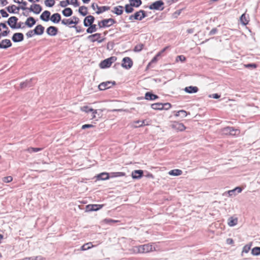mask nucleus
<instances>
[{
    "label": "nucleus",
    "instance_id": "1",
    "mask_svg": "<svg viewBox=\"0 0 260 260\" xmlns=\"http://www.w3.org/2000/svg\"><path fill=\"white\" fill-rule=\"evenodd\" d=\"M154 247L150 244L141 245L133 247V250L134 253H147L153 251Z\"/></svg>",
    "mask_w": 260,
    "mask_h": 260
},
{
    "label": "nucleus",
    "instance_id": "2",
    "mask_svg": "<svg viewBox=\"0 0 260 260\" xmlns=\"http://www.w3.org/2000/svg\"><path fill=\"white\" fill-rule=\"evenodd\" d=\"M221 133L224 135L235 136L239 135L240 131L233 127L227 126L222 129Z\"/></svg>",
    "mask_w": 260,
    "mask_h": 260
},
{
    "label": "nucleus",
    "instance_id": "3",
    "mask_svg": "<svg viewBox=\"0 0 260 260\" xmlns=\"http://www.w3.org/2000/svg\"><path fill=\"white\" fill-rule=\"evenodd\" d=\"M116 21L113 18L103 19L98 22L99 28L108 27L115 24Z\"/></svg>",
    "mask_w": 260,
    "mask_h": 260
},
{
    "label": "nucleus",
    "instance_id": "4",
    "mask_svg": "<svg viewBox=\"0 0 260 260\" xmlns=\"http://www.w3.org/2000/svg\"><path fill=\"white\" fill-rule=\"evenodd\" d=\"M146 16V14L145 12L143 10H140L135 13L134 15H131L129 17V19L131 21H134L135 20H141Z\"/></svg>",
    "mask_w": 260,
    "mask_h": 260
},
{
    "label": "nucleus",
    "instance_id": "5",
    "mask_svg": "<svg viewBox=\"0 0 260 260\" xmlns=\"http://www.w3.org/2000/svg\"><path fill=\"white\" fill-rule=\"evenodd\" d=\"M36 82V80L34 78H31L29 80H26L24 82L20 83V88L21 89L29 88L33 86Z\"/></svg>",
    "mask_w": 260,
    "mask_h": 260
},
{
    "label": "nucleus",
    "instance_id": "6",
    "mask_svg": "<svg viewBox=\"0 0 260 260\" xmlns=\"http://www.w3.org/2000/svg\"><path fill=\"white\" fill-rule=\"evenodd\" d=\"M91 8L98 14H101L105 11H108L110 9V7L108 6L99 7L96 3H93L91 5Z\"/></svg>",
    "mask_w": 260,
    "mask_h": 260
},
{
    "label": "nucleus",
    "instance_id": "7",
    "mask_svg": "<svg viewBox=\"0 0 260 260\" xmlns=\"http://www.w3.org/2000/svg\"><path fill=\"white\" fill-rule=\"evenodd\" d=\"M116 84L115 81H106L100 83L99 85V88L100 90H104L110 88L112 86Z\"/></svg>",
    "mask_w": 260,
    "mask_h": 260
},
{
    "label": "nucleus",
    "instance_id": "8",
    "mask_svg": "<svg viewBox=\"0 0 260 260\" xmlns=\"http://www.w3.org/2000/svg\"><path fill=\"white\" fill-rule=\"evenodd\" d=\"M18 18L15 16H12L8 19V23L9 26L13 29L19 28L20 25H17V22Z\"/></svg>",
    "mask_w": 260,
    "mask_h": 260
},
{
    "label": "nucleus",
    "instance_id": "9",
    "mask_svg": "<svg viewBox=\"0 0 260 260\" xmlns=\"http://www.w3.org/2000/svg\"><path fill=\"white\" fill-rule=\"evenodd\" d=\"M164 3L161 1H158L154 2L149 7L151 10H163Z\"/></svg>",
    "mask_w": 260,
    "mask_h": 260
},
{
    "label": "nucleus",
    "instance_id": "10",
    "mask_svg": "<svg viewBox=\"0 0 260 260\" xmlns=\"http://www.w3.org/2000/svg\"><path fill=\"white\" fill-rule=\"evenodd\" d=\"M103 205L89 204L86 206V211H96L101 209L103 207Z\"/></svg>",
    "mask_w": 260,
    "mask_h": 260
},
{
    "label": "nucleus",
    "instance_id": "11",
    "mask_svg": "<svg viewBox=\"0 0 260 260\" xmlns=\"http://www.w3.org/2000/svg\"><path fill=\"white\" fill-rule=\"evenodd\" d=\"M95 18L92 15H88L85 17L84 19L83 23L85 27H88L90 25H92L94 21Z\"/></svg>",
    "mask_w": 260,
    "mask_h": 260
},
{
    "label": "nucleus",
    "instance_id": "12",
    "mask_svg": "<svg viewBox=\"0 0 260 260\" xmlns=\"http://www.w3.org/2000/svg\"><path fill=\"white\" fill-rule=\"evenodd\" d=\"M172 127L173 128L179 131H183L186 128L185 126L183 123H179L178 122H174L172 124Z\"/></svg>",
    "mask_w": 260,
    "mask_h": 260
},
{
    "label": "nucleus",
    "instance_id": "13",
    "mask_svg": "<svg viewBox=\"0 0 260 260\" xmlns=\"http://www.w3.org/2000/svg\"><path fill=\"white\" fill-rule=\"evenodd\" d=\"M117 59L116 57L112 56L102 61L100 65H111L114 63Z\"/></svg>",
    "mask_w": 260,
    "mask_h": 260
},
{
    "label": "nucleus",
    "instance_id": "14",
    "mask_svg": "<svg viewBox=\"0 0 260 260\" xmlns=\"http://www.w3.org/2000/svg\"><path fill=\"white\" fill-rule=\"evenodd\" d=\"M101 34L100 33H96L88 36V38L92 42H94L95 41H99V42H101L102 40H99L101 39Z\"/></svg>",
    "mask_w": 260,
    "mask_h": 260
},
{
    "label": "nucleus",
    "instance_id": "15",
    "mask_svg": "<svg viewBox=\"0 0 260 260\" xmlns=\"http://www.w3.org/2000/svg\"><path fill=\"white\" fill-rule=\"evenodd\" d=\"M24 39L23 35L22 33L17 32L15 33L12 37V40L14 42H18L22 41Z\"/></svg>",
    "mask_w": 260,
    "mask_h": 260
},
{
    "label": "nucleus",
    "instance_id": "16",
    "mask_svg": "<svg viewBox=\"0 0 260 260\" xmlns=\"http://www.w3.org/2000/svg\"><path fill=\"white\" fill-rule=\"evenodd\" d=\"M12 46V43L10 40L5 39L0 42V48L6 49Z\"/></svg>",
    "mask_w": 260,
    "mask_h": 260
},
{
    "label": "nucleus",
    "instance_id": "17",
    "mask_svg": "<svg viewBox=\"0 0 260 260\" xmlns=\"http://www.w3.org/2000/svg\"><path fill=\"white\" fill-rule=\"evenodd\" d=\"M143 175V171L141 170H135L132 172V177L135 179L141 178Z\"/></svg>",
    "mask_w": 260,
    "mask_h": 260
},
{
    "label": "nucleus",
    "instance_id": "18",
    "mask_svg": "<svg viewBox=\"0 0 260 260\" xmlns=\"http://www.w3.org/2000/svg\"><path fill=\"white\" fill-rule=\"evenodd\" d=\"M2 29H5V30L2 32L1 34L3 36H7L10 32L9 28L5 23H0V31H2Z\"/></svg>",
    "mask_w": 260,
    "mask_h": 260
},
{
    "label": "nucleus",
    "instance_id": "19",
    "mask_svg": "<svg viewBox=\"0 0 260 260\" xmlns=\"http://www.w3.org/2000/svg\"><path fill=\"white\" fill-rule=\"evenodd\" d=\"M42 7L39 4H34L31 6L30 10L36 14L40 13L42 11Z\"/></svg>",
    "mask_w": 260,
    "mask_h": 260
},
{
    "label": "nucleus",
    "instance_id": "20",
    "mask_svg": "<svg viewBox=\"0 0 260 260\" xmlns=\"http://www.w3.org/2000/svg\"><path fill=\"white\" fill-rule=\"evenodd\" d=\"M58 31V29L55 26H51L47 29V33L52 36H55Z\"/></svg>",
    "mask_w": 260,
    "mask_h": 260
},
{
    "label": "nucleus",
    "instance_id": "21",
    "mask_svg": "<svg viewBox=\"0 0 260 260\" xmlns=\"http://www.w3.org/2000/svg\"><path fill=\"white\" fill-rule=\"evenodd\" d=\"M111 12L117 15H120L123 13V7L121 6H118L113 8Z\"/></svg>",
    "mask_w": 260,
    "mask_h": 260
},
{
    "label": "nucleus",
    "instance_id": "22",
    "mask_svg": "<svg viewBox=\"0 0 260 260\" xmlns=\"http://www.w3.org/2000/svg\"><path fill=\"white\" fill-rule=\"evenodd\" d=\"M158 96L152 92H147L145 95V99L147 100L153 101L157 99Z\"/></svg>",
    "mask_w": 260,
    "mask_h": 260
},
{
    "label": "nucleus",
    "instance_id": "23",
    "mask_svg": "<svg viewBox=\"0 0 260 260\" xmlns=\"http://www.w3.org/2000/svg\"><path fill=\"white\" fill-rule=\"evenodd\" d=\"M199 89L197 86H188L186 87L184 89V91L188 93H194L198 91Z\"/></svg>",
    "mask_w": 260,
    "mask_h": 260
},
{
    "label": "nucleus",
    "instance_id": "24",
    "mask_svg": "<svg viewBox=\"0 0 260 260\" xmlns=\"http://www.w3.org/2000/svg\"><path fill=\"white\" fill-rule=\"evenodd\" d=\"M240 20L241 23L244 25H247L249 22V16L246 15L245 13L243 14L240 17Z\"/></svg>",
    "mask_w": 260,
    "mask_h": 260
},
{
    "label": "nucleus",
    "instance_id": "25",
    "mask_svg": "<svg viewBox=\"0 0 260 260\" xmlns=\"http://www.w3.org/2000/svg\"><path fill=\"white\" fill-rule=\"evenodd\" d=\"M50 16V12L48 11H45L41 14L40 18L42 20L47 21L49 20Z\"/></svg>",
    "mask_w": 260,
    "mask_h": 260
},
{
    "label": "nucleus",
    "instance_id": "26",
    "mask_svg": "<svg viewBox=\"0 0 260 260\" xmlns=\"http://www.w3.org/2000/svg\"><path fill=\"white\" fill-rule=\"evenodd\" d=\"M110 174L107 173H102L97 176L98 180H105L109 178Z\"/></svg>",
    "mask_w": 260,
    "mask_h": 260
},
{
    "label": "nucleus",
    "instance_id": "27",
    "mask_svg": "<svg viewBox=\"0 0 260 260\" xmlns=\"http://www.w3.org/2000/svg\"><path fill=\"white\" fill-rule=\"evenodd\" d=\"M81 110L85 112L86 113H88L89 112H92V114H96L97 113V110H94L92 108H89L87 106H84L83 107H81Z\"/></svg>",
    "mask_w": 260,
    "mask_h": 260
},
{
    "label": "nucleus",
    "instance_id": "28",
    "mask_svg": "<svg viewBox=\"0 0 260 260\" xmlns=\"http://www.w3.org/2000/svg\"><path fill=\"white\" fill-rule=\"evenodd\" d=\"M61 16L58 13H55L53 14L50 18V20L54 23L59 22Z\"/></svg>",
    "mask_w": 260,
    "mask_h": 260
},
{
    "label": "nucleus",
    "instance_id": "29",
    "mask_svg": "<svg viewBox=\"0 0 260 260\" xmlns=\"http://www.w3.org/2000/svg\"><path fill=\"white\" fill-rule=\"evenodd\" d=\"M44 27L41 25H37L34 31L36 35H40L44 32Z\"/></svg>",
    "mask_w": 260,
    "mask_h": 260
},
{
    "label": "nucleus",
    "instance_id": "30",
    "mask_svg": "<svg viewBox=\"0 0 260 260\" xmlns=\"http://www.w3.org/2000/svg\"><path fill=\"white\" fill-rule=\"evenodd\" d=\"M228 223L230 226H234L236 225L238 223L237 218H234L233 217H230L228 219Z\"/></svg>",
    "mask_w": 260,
    "mask_h": 260
},
{
    "label": "nucleus",
    "instance_id": "31",
    "mask_svg": "<svg viewBox=\"0 0 260 260\" xmlns=\"http://www.w3.org/2000/svg\"><path fill=\"white\" fill-rule=\"evenodd\" d=\"M36 23L35 19L32 17L28 18L25 22V24L29 27H32Z\"/></svg>",
    "mask_w": 260,
    "mask_h": 260
},
{
    "label": "nucleus",
    "instance_id": "32",
    "mask_svg": "<svg viewBox=\"0 0 260 260\" xmlns=\"http://www.w3.org/2000/svg\"><path fill=\"white\" fill-rule=\"evenodd\" d=\"M88 27V28L86 29V32L88 34H92L94 32H95L98 29L96 25L93 24V23L92 25H90Z\"/></svg>",
    "mask_w": 260,
    "mask_h": 260
},
{
    "label": "nucleus",
    "instance_id": "33",
    "mask_svg": "<svg viewBox=\"0 0 260 260\" xmlns=\"http://www.w3.org/2000/svg\"><path fill=\"white\" fill-rule=\"evenodd\" d=\"M182 173V171L179 169L172 170H171L169 172V175H172V176H179V175H181Z\"/></svg>",
    "mask_w": 260,
    "mask_h": 260
},
{
    "label": "nucleus",
    "instance_id": "34",
    "mask_svg": "<svg viewBox=\"0 0 260 260\" xmlns=\"http://www.w3.org/2000/svg\"><path fill=\"white\" fill-rule=\"evenodd\" d=\"M93 247L91 242H88L83 245L80 248L81 250L85 251L89 249L91 247Z\"/></svg>",
    "mask_w": 260,
    "mask_h": 260
},
{
    "label": "nucleus",
    "instance_id": "35",
    "mask_svg": "<svg viewBox=\"0 0 260 260\" xmlns=\"http://www.w3.org/2000/svg\"><path fill=\"white\" fill-rule=\"evenodd\" d=\"M151 108L154 110H162V104L160 103H154L151 105Z\"/></svg>",
    "mask_w": 260,
    "mask_h": 260
},
{
    "label": "nucleus",
    "instance_id": "36",
    "mask_svg": "<svg viewBox=\"0 0 260 260\" xmlns=\"http://www.w3.org/2000/svg\"><path fill=\"white\" fill-rule=\"evenodd\" d=\"M72 13H73L72 10L70 8H65L62 11L63 15L66 17H69V16H71Z\"/></svg>",
    "mask_w": 260,
    "mask_h": 260
},
{
    "label": "nucleus",
    "instance_id": "37",
    "mask_svg": "<svg viewBox=\"0 0 260 260\" xmlns=\"http://www.w3.org/2000/svg\"><path fill=\"white\" fill-rule=\"evenodd\" d=\"M79 12L83 16H86L88 14L87 8L85 6L80 7Z\"/></svg>",
    "mask_w": 260,
    "mask_h": 260
},
{
    "label": "nucleus",
    "instance_id": "38",
    "mask_svg": "<svg viewBox=\"0 0 260 260\" xmlns=\"http://www.w3.org/2000/svg\"><path fill=\"white\" fill-rule=\"evenodd\" d=\"M129 4L133 7H138L141 5L142 2L141 0H129Z\"/></svg>",
    "mask_w": 260,
    "mask_h": 260
},
{
    "label": "nucleus",
    "instance_id": "39",
    "mask_svg": "<svg viewBox=\"0 0 260 260\" xmlns=\"http://www.w3.org/2000/svg\"><path fill=\"white\" fill-rule=\"evenodd\" d=\"M123 63L122 65H132L133 64V61L131 59V58L128 57H124L123 60Z\"/></svg>",
    "mask_w": 260,
    "mask_h": 260
},
{
    "label": "nucleus",
    "instance_id": "40",
    "mask_svg": "<svg viewBox=\"0 0 260 260\" xmlns=\"http://www.w3.org/2000/svg\"><path fill=\"white\" fill-rule=\"evenodd\" d=\"M134 123H135V124H139L138 125H133V126L134 127H141V126H142L143 125H146V124H145V120L135 121H134ZM146 125H147V124H146Z\"/></svg>",
    "mask_w": 260,
    "mask_h": 260
},
{
    "label": "nucleus",
    "instance_id": "41",
    "mask_svg": "<svg viewBox=\"0 0 260 260\" xmlns=\"http://www.w3.org/2000/svg\"><path fill=\"white\" fill-rule=\"evenodd\" d=\"M251 254L253 255L257 256L260 255V247H255L251 250Z\"/></svg>",
    "mask_w": 260,
    "mask_h": 260
},
{
    "label": "nucleus",
    "instance_id": "42",
    "mask_svg": "<svg viewBox=\"0 0 260 260\" xmlns=\"http://www.w3.org/2000/svg\"><path fill=\"white\" fill-rule=\"evenodd\" d=\"M55 2L54 0H45L44 4L46 7H52L55 5Z\"/></svg>",
    "mask_w": 260,
    "mask_h": 260
},
{
    "label": "nucleus",
    "instance_id": "43",
    "mask_svg": "<svg viewBox=\"0 0 260 260\" xmlns=\"http://www.w3.org/2000/svg\"><path fill=\"white\" fill-rule=\"evenodd\" d=\"M168 48H169V47H166L164 48L162 50L159 51L157 55L152 59L151 62H153L155 60H157V58L159 56H160Z\"/></svg>",
    "mask_w": 260,
    "mask_h": 260
},
{
    "label": "nucleus",
    "instance_id": "44",
    "mask_svg": "<svg viewBox=\"0 0 260 260\" xmlns=\"http://www.w3.org/2000/svg\"><path fill=\"white\" fill-rule=\"evenodd\" d=\"M124 175L125 173L123 172H112L110 173V177H121Z\"/></svg>",
    "mask_w": 260,
    "mask_h": 260
},
{
    "label": "nucleus",
    "instance_id": "45",
    "mask_svg": "<svg viewBox=\"0 0 260 260\" xmlns=\"http://www.w3.org/2000/svg\"><path fill=\"white\" fill-rule=\"evenodd\" d=\"M133 6L129 4H127L125 6V12L127 13H132L134 11Z\"/></svg>",
    "mask_w": 260,
    "mask_h": 260
},
{
    "label": "nucleus",
    "instance_id": "46",
    "mask_svg": "<svg viewBox=\"0 0 260 260\" xmlns=\"http://www.w3.org/2000/svg\"><path fill=\"white\" fill-rule=\"evenodd\" d=\"M61 23L64 25H70L73 24V21L71 19H64L61 20Z\"/></svg>",
    "mask_w": 260,
    "mask_h": 260
},
{
    "label": "nucleus",
    "instance_id": "47",
    "mask_svg": "<svg viewBox=\"0 0 260 260\" xmlns=\"http://www.w3.org/2000/svg\"><path fill=\"white\" fill-rule=\"evenodd\" d=\"M19 8L15 5H12L7 7V10L10 13H14L16 10H18Z\"/></svg>",
    "mask_w": 260,
    "mask_h": 260
},
{
    "label": "nucleus",
    "instance_id": "48",
    "mask_svg": "<svg viewBox=\"0 0 260 260\" xmlns=\"http://www.w3.org/2000/svg\"><path fill=\"white\" fill-rule=\"evenodd\" d=\"M185 60H186V57L183 55H178L176 58V62H178L179 61H180L181 62H183L185 61Z\"/></svg>",
    "mask_w": 260,
    "mask_h": 260
},
{
    "label": "nucleus",
    "instance_id": "49",
    "mask_svg": "<svg viewBox=\"0 0 260 260\" xmlns=\"http://www.w3.org/2000/svg\"><path fill=\"white\" fill-rule=\"evenodd\" d=\"M42 149L41 148H33V147H30L28 148L27 151L30 153L32 152H37L39 151H41Z\"/></svg>",
    "mask_w": 260,
    "mask_h": 260
},
{
    "label": "nucleus",
    "instance_id": "50",
    "mask_svg": "<svg viewBox=\"0 0 260 260\" xmlns=\"http://www.w3.org/2000/svg\"><path fill=\"white\" fill-rule=\"evenodd\" d=\"M144 45L142 44H139L137 45L134 48L135 51H140L143 48Z\"/></svg>",
    "mask_w": 260,
    "mask_h": 260
},
{
    "label": "nucleus",
    "instance_id": "51",
    "mask_svg": "<svg viewBox=\"0 0 260 260\" xmlns=\"http://www.w3.org/2000/svg\"><path fill=\"white\" fill-rule=\"evenodd\" d=\"M171 107V105L169 103L162 104V110H169Z\"/></svg>",
    "mask_w": 260,
    "mask_h": 260
},
{
    "label": "nucleus",
    "instance_id": "52",
    "mask_svg": "<svg viewBox=\"0 0 260 260\" xmlns=\"http://www.w3.org/2000/svg\"><path fill=\"white\" fill-rule=\"evenodd\" d=\"M13 178L11 176H7L3 178V180L4 182L9 183L12 181Z\"/></svg>",
    "mask_w": 260,
    "mask_h": 260
},
{
    "label": "nucleus",
    "instance_id": "53",
    "mask_svg": "<svg viewBox=\"0 0 260 260\" xmlns=\"http://www.w3.org/2000/svg\"><path fill=\"white\" fill-rule=\"evenodd\" d=\"M178 113L180 114V116L181 118L185 117L187 115V112L185 110H183L178 111Z\"/></svg>",
    "mask_w": 260,
    "mask_h": 260
},
{
    "label": "nucleus",
    "instance_id": "54",
    "mask_svg": "<svg viewBox=\"0 0 260 260\" xmlns=\"http://www.w3.org/2000/svg\"><path fill=\"white\" fill-rule=\"evenodd\" d=\"M69 4V1L68 0L62 1L60 2V5L62 7H66Z\"/></svg>",
    "mask_w": 260,
    "mask_h": 260
},
{
    "label": "nucleus",
    "instance_id": "55",
    "mask_svg": "<svg viewBox=\"0 0 260 260\" xmlns=\"http://www.w3.org/2000/svg\"><path fill=\"white\" fill-rule=\"evenodd\" d=\"M250 249V245H246L243 248L242 252L248 253Z\"/></svg>",
    "mask_w": 260,
    "mask_h": 260
},
{
    "label": "nucleus",
    "instance_id": "56",
    "mask_svg": "<svg viewBox=\"0 0 260 260\" xmlns=\"http://www.w3.org/2000/svg\"><path fill=\"white\" fill-rule=\"evenodd\" d=\"M32 260H45L46 258L41 255L32 256Z\"/></svg>",
    "mask_w": 260,
    "mask_h": 260
},
{
    "label": "nucleus",
    "instance_id": "57",
    "mask_svg": "<svg viewBox=\"0 0 260 260\" xmlns=\"http://www.w3.org/2000/svg\"><path fill=\"white\" fill-rule=\"evenodd\" d=\"M69 1V4L73 5L75 6H79V3L78 0H68Z\"/></svg>",
    "mask_w": 260,
    "mask_h": 260
},
{
    "label": "nucleus",
    "instance_id": "58",
    "mask_svg": "<svg viewBox=\"0 0 260 260\" xmlns=\"http://www.w3.org/2000/svg\"><path fill=\"white\" fill-rule=\"evenodd\" d=\"M94 126L92 124H84L82 126V129H84L86 128H92V127H93Z\"/></svg>",
    "mask_w": 260,
    "mask_h": 260
},
{
    "label": "nucleus",
    "instance_id": "59",
    "mask_svg": "<svg viewBox=\"0 0 260 260\" xmlns=\"http://www.w3.org/2000/svg\"><path fill=\"white\" fill-rule=\"evenodd\" d=\"M105 221L107 223L111 224V223H112L116 222L118 221L117 220H113V219H105Z\"/></svg>",
    "mask_w": 260,
    "mask_h": 260
},
{
    "label": "nucleus",
    "instance_id": "60",
    "mask_svg": "<svg viewBox=\"0 0 260 260\" xmlns=\"http://www.w3.org/2000/svg\"><path fill=\"white\" fill-rule=\"evenodd\" d=\"M0 13L3 17H7L8 14L3 9L0 10Z\"/></svg>",
    "mask_w": 260,
    "mask_h": 260
},
{
    "label": "nucleus",
    "instance_id": "61",
    "mask_svg": "<svg viewBox=\"0 0 260 260\" xmlns=\"http://www.w3.org/2000/svg\"><path fill=\"white\" fill-rule=\"evenodd\" d=\"M220 96V95L217 93H214V94H210L209 95L210 98H212L213 99H216L219 98Z\"/></svg>",
    "mask_w": 260,
    "mask_h": 260
},
{
    "label": "nucleus",
    "instance_id": "62",
    "mask_svg": "<svg viewBox=\"0 0 260 260\" xmlns=\"http://www.w3.org/2000/svg\"><path fill=\"white\" fill-rule=\"evenodd\" d=\"M72 21H73V24H77L78 23L79 19L78 17H73L72 19Z\"/></svg>",
    "mask_w": 260,
    "mask_h": 260
},
{
    "label": "nucleus",
    "instance_id": "63",
    "mask_svg": "<svg viewBox=\"0 0 260 260\" xmlns=\"http://www.w3.org/2000/svg\"><path fill=\"white\" fill-rule=\"evenodd\" d=\"M35 31L34 30H29L26 34V35L28 37H31L35 35Z\"/></svg>",
    "mask_w": 260,
    "mask_h": 260
},
{
    "label": "nucleus",
    "instance_id": "64",
    "mask_svg": "<svg viewBox=\"0 0 260 260\" xmlns=\"http://www.w3.org/2000/svg\"><path fill=\"white\" fill-rule=\"evenodd\" d=\"M1 4L3 6H6L8 4L7 0H0Z\"/></svg>",
    "mask_w": 260,
    "mask_h": 260
}]
</instances>
